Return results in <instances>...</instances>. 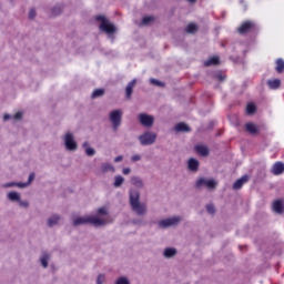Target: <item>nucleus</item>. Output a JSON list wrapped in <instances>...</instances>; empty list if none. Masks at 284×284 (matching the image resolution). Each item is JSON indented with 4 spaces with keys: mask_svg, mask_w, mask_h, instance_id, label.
Masks as SVG:
<instances>
[{
    "mask_svg": "<svg viewBox=\"0 0 284 284\" xmlns=\"http://www.w3.org/2000/svg\"><path fill=\"white\" fill-rule=\"evenodd\" d=\"M255 24L252 21H245L243 22L240 28L237 29V32H240V34H247V32H250L251 30H254Z\"/></svg>",
    "mask_w": 284,
    "mask_h": 284,
    "instance_id": "nucleus-12",
    "label": "nucleus"
},
{
    "mask_svg": "<svg viewBox=\"0 0 284 284\" xmlns=\"http://www.w3.org/2000/svg\"><path fill=\"white\" fill-rule=\"evenodd\" d=\"M221 61L219 60V57H212L207 61L204 62V65L210 67V65H219Z\"/></svg>",
    "mask_w": 284,
    "mask_h": 284,
    "instance_id": "nucleus-28",
    "label": "nucleus"
},
{
    "mask_svg": "<svg viewBox=\"0 0 284 284\" xmlns=\"http://www.w3.org/2000/svg\"><path fill=\"white\" fill-rule=\"evenodd\" d=\"M195 152L200 156H207L210 154V149H207V146H205L203 144H199V145L195 146Z\"/></svg>",
    "mask_w": 284,
    "mask_h": 284,
    "instance_id": "nucleus-20",
    "label": "nucleus"
},
{
    "mask_svg": "<svg viewBox=\"0 0 284 284\" xmlns=\"http://www.w3.org/2000/svg\"><path fill=\"white\" fill-rule=\"evenodd\" d=\"M267 85L271 90H278L281 88V80L278 79L268 80Z\"/></svg>",
    "mask_w": 284,
    "mask_h": 284,
    "instance_id": "nucleus-25",
    "label": "nucleus"
},
{
    "mask_svg": "<svg viewBox=\"0 0 284 284\" xmlns=\"http://www.w3.org/2000/svg\"><path fill=\"white\" fill-rule=\"evenodd\" d=\"M199 160L191 158L187 162V168L190 172H199Z\"/></svg>",
    "mask_w": 284,
    "mask_h": 284,
    "instance_id": "nucleus-21",
    "label": "nucleus"
},
{
    "mask_svg": "<svg viewBox=\"0 0 284 284\" xmlns=\"http://www.w3.org/2000/svg\"><path fill=\"white\" fill-rule=\"evenodd\" d=\"M129 205L135 216L143 217L148 215V203L141 202V192L139 190L131 189L129 191Z\"/></svg>",
    "mask_w": 284,
    "mask_h": 284,
    "instance_id": "nucleus-1",
    "label": "nucleus"
},
{
    "mask_svg": "<svg viewBox=\"0 0 284 284\" xmlns=\"http://www.w3.org/2000/svg\"><path fill=\"white\" fill-rule=\"evenodd\" d=\"M89 219H90V225H93L94 227H103V225H108V223H112V217H110L108 207L105 206L98 209L95 214L89 215Z\"/></svg>",
    "mask_w": 284,
    "mask_h": 284,
    "instance_id": "nucleus-2",
    "label": "nucleus"
},
{
    "mask_svg": "<svg viewBox=\"0 0 284 284\" xmlns=\"http://www.w3.org/2000/svg\"><path fill=\"white\" fill-rule=\"evenodd\" d=\"M14 121H20V119L23 116V113L17 112L16 114L12 115Z\"/></svg>",
    "mask_w": 284,
    "mask_h": 284,
    "instance_id": "nucleus-44",
    "label": "nucleus"
},
{
    "mask_svg": "<svg viewBox=\"0 0 284 284\" xmlns=\"http://www.w3.org/2000/svg\"><path fill=\"white\" fill-rule=\"evenodd\" d=\"M206 211H207L210 214H215V213H216V209L214 207V204H207V205H206Z\"/></svg>",
    "mask_w": 284,
    "mask_h": 284,
    "instance_id": "nucleus-40",
    "label": "nucleus"
},
{
    "mask_svg": "<svg viewBox=\"0 0 284 284\" xmlns=\"http://www.w3.org/2000/svg\"><path fill=\"white\" fill-rule=\"evenodd\" d=\"M61 12H63V9L61 8V6H57L52 9L53 17H59V14H61Z\"/></svg>",
    "mask_w": 284,
    "mask_h": 284,
    "instance_id": "nucleus-37",
    "label": "nucleus"
},
{
    "mask_svg": "<svg viewBox=\"0 0 284 284\" xmlns=\"http://www.w3.org/2000/svg\"><path fill=\"white\" fill-rule=\"evenodd\" d=\"M189 3H196V0H187Z\"/></svg>",
    "mask_w": 284,
    "mask_h": 284,
    "instance_id": "nucleus-50",
    "label": "nucleus"
},
{
    "mask_svg": "<svg viewBox=\"0 0 284 284\" xmlns=\"http://www.w3.org/2000/svg\"><path fill=\"white\" fill-rule=\"evenodd\" d=\"M109 121H111L112 129L114 131L119 130L121 128V123L123 121V110L116 109L109 113Z\"/></svg>",
    "mask_w": 284,
    "mask_h": 284,
    "instance_id": "nucleus-6",
    "label": "nucleus"
},
{
    "mask_svg": "<svg viewBox=\"0 0 284 284\" xmlns=\"http://www.w3.org/2000/svg\"><path fill=\"white\" fill-rule=\"evenodd\" d=\"M138 140L141 145H154L156 143V133L152 131H145L141 135L138 136Z\"/></svg>",
    "mask_w": 284,
    "mask_h": 284,
    "instance_id": "nucleus-7",
    "label": "nucleus"
},
{
    "mask_svg": "<svg viewBox=\"0 0 284 284\" xmlns=\"http://www.w3.org/2000/svg\"><path fill=\"white\" fill-rule=\"evenodd\" d=\"M179 254V251L174 247H166L164 248L162 256L164 258H174Z\"/></svg>",
    "mask_w": 284,
    "mask_h": 284,
    "instance_id": "nucleus-16",
    "label": "nucleus"
},
{
    "mask_svg": "<svg viewBox=\"0 0 284 284\" xmlns=\"http://www.w3.org/2000/svg\"><path fill=\"white\" fill-rule=\"evenodd\" d=\"M2 187H19L20 190H23L26 187H28V184H23V182H9V183H4L2 184Z\"/></svg>",
    "mask_w": 284,
    "mask_h": 284,
    "instance_id": "nucleus-22",
    "label": "nucleus"
},
{
    "mask_svg": "<svg viewBox=\"0 0 284 284\" xmlns=\"http://www.w3.org/2000/svg\"><path fill=\"white\" fill-rule=\"evenodd\" d=\"M131 223H132V225H139V226L145 225V222H143V220H141V219H133L131 221Z\"/></svg>",
    "mask_w": 284,
    "mask_h": 284,
    "instance_id": "nucleus-39",
    "label": "nucleus"
},
{
    "mask_svg": "<svg viewBox=\"0 0 284 284\" xmlns=\"http://www.w3.org/2000/svg\"><path fill=\"white\" fill-rule=\"evenodd\" d=\"M105 283V274H99L97 277V284Z\"/></svg>",
    "mask_w": 284,
    "mask_h": 284,
    "instance_id": "nucleus-41",
    "label": "nucleus"
},
{
    "mask_svg": "<svg viewBox=\"0 0 284 284\" xmlns=\"http://www.w3.org/2000/svg\"><path fill=\"white\" fill-rule=\"evenodd\" d=\"M103 94H105L104 89H95L91 97L92 99H99L100 97H103Z\"/></svg>",
    "mask_w": 284,
    "mask_h": 284,
    "instance_id": "nucleus-33",
    "label": "nucleus"
},
{
    "mask_svg": "<svg viewBox=\"0 0 284 284\" xmlns=\"http://www.w3.org/2000/svg\"><path fill=\"white\" fill-rule=\"evenodd\" d=\"M123 183H125V178L124 176H121V175H116L114 178V187H121L123 185Z\"/></svg>",
    "mask_w": 284,
    "mask_h": 284,
    "instance_id": "nucleus-30",
    "label": "nucleus"
},
{
    "mask_svg": "<svg viewBox=\"0 0 284 284\" xmlns=\"http://www.w3.org/2000/svg\"><path fill=\"white\" fill-rule=\"evenodd\" d=\"M130 172H132V169H130V168H124V169L122 170V173H123L125 176H128V174H130Z\"/></svg>",
    "mask_w": 284,
    "mask_h": 284,
    "instance_id": "nucleus-46",
    "label": "nucleus"
},
{
    "mask_svg": "<svg viewBox=\"0 0 284 284\" xmlns=\"http://www.w3.org/2000/svg\"><path fill=\"white\" fill-rule=\"evenodd\" d=\"M247 114H254L256 112V105L254 103H248L246 106Z\"/></svg>",
    "mask_w": 284,
    "mask_h": 284,
    "instance_id": "nucleus-36",
    "label": "nucleus"
},
{
    "mask_svg": "<svg viewBox=\"0 0 284 284\" xmlns=\"http://www.w3.org/2000/svg\"><path fill=\"white\" fill-rule=\"evenodd\" d=\"M182 221H183V216L173 215V216L158 221V227L160 230H168L170 227H179V225H181Z\"/></svg>",
    "mask_w": 284,
    "mask_h": 284,
    "instance_id": "nucleus-3",
    "label": "nucleus"
},
{
    "mask_svg": "<svg viewBox=\"0 0 284 284\" xmlns=\"http://www.w3.org/2000/svg\"><path fill=\"white\" fill-rule=\"evenodd\" d=\"M34 17H37V11L34 9H31L29 11V19H34Z\"/></svg>",
    "mask_w": 284,
    "mask_h": 284,
    "instance_id": "nucleus-45",
    "label": "nucleus"
},
{
    "mask_svg": "<svg viewBox=\"0 0 284 284\" xmlns=\"http://www.w3.org/2000/svg\"><path fill=\"white\" fill-rule=\"evenodd\" d=\"M114 284H131L130 278L126 276H120L115 280Z\"/></svg>",
    "mask_w": 284,
    "mask_h": 284,
    "instance_id": "nucleus-35",
    "label": "nucleus"
},
{
    "mask_svg": "<svg viewBox=\"0 0 284 284\" xmlns=\"http://www.w3.org/2000/svg\"><path fill=\"white\" fill-rule=\"evenodd\" d=\"M82 148L84 149V152H85L87 156H94V154H97V150L91 148L88 142H84L82 144Z\"/></svg>",
    "mask_w": 284,
    "mask_h": 284,
    "instance_id": "nucleus-23",
    "label": "nucleus"
},
{
    "mask_svg": "<svg viewBox=\"0 0 284 284\" xmlns=\"http://www.w3.org/2000/svg\"><path fill=\"white\" fill-rule=\"evenodd\" d=\"M154 21V17L152 16H146L142 19L141 26H150Z\"/></svg>",
    "mask_w": 284,
    "mask_h": 284,
    "instance_id": "nucleus-34",
    "label": "nucleus"
},
{
    "mask_svg": "<svg viewBox=\"0 0 284 284\" xmlns=\"http://www.w3.org/2000/svg\"><path fill=\"white\" fill-rule=\"evenodd\" d=\"M40 265L44 270H47L48 265H50V261H52V253L48 251H42L39 257Z\"/></svg>",
    "mask_w": 284,
    "mask_h": 284,
    "instance_id": "nucleus-11",
    "label": "nucleus"
},
{
    "mask_svg": "<svg viewBox=\"0 0 284 284\" xmlns=\"http://www.w3.org/2000/svg\"><path fill=\"white\" fill-rule=\"evenodd\" d=\"M121 161H123V155L114 158V163H121Z\"/></svg>",
    "mask_w": 284,
    "mask_h": 284,
    "instance_id": "nucleus-47",
    "label": "nucleus"
},
{
    "mask_svg": "<svg viewBox=\"0 0 284 284\" xmlns=\"http://www.w3.org/2000/svg\"><path fill=\"white\" fill-rule=\"evenodd\" d=\"M150 83H152V85H158V87L163 85V82H161L156 79H150Z\"/></svg>",
    "mask_w": 284,
    "mask_h": 284,
    "instance_id": "nucleus-43",
    "label": "nucleus"
},
{
    "mask_svg": "<svg viewBox=\"0 0 284 284\" xmlns=\"http://www.w3.org/2000/svg\"><path fill=\"white\" fill-rule=\"evenodd\" d=\"M139 123L143 125V128H152L154 125V115H150L148 113H140L138 115Z\"/></svg>",
    "mask_w": 284,
    "mask_h": 284,
    "instance_id": "nucleus-10",
    "label": "nucleus"
},
{
    "mask_svg": "<svg viewBox=\"0 0 284 284\" xmlns=\"http://www.w3.org/2000/svg\"><path fill=\"white\" fill-rule=\"evenodd\" d=\"M32 181H34V173H30L28 182H22V185H27V187H30V185H32Z\"/></svg>",
    "mask_w": 284,
    "mask_h": 284,
    "instance_id": "nucleus-38",
    "label": "nucleus"
},
{
    "mask_svg": "<svg viewBox=\"0 0 284 284\" xmlns=\"http://www.w3.org/2000/svg\"><path fill=\"white\" fill-rule=\"evenodd\" d=\"M97 21H101L100 24V30H102V32H105V34H114V32H116V27L111 23L110 20H108V18H105V16H98L95 17Z\"/></svg>",
    "mask_w": 284,
    "mask_h": 284,
    "instance_id": "nucleus-5",
    "label": "nucleus"
},
{
    "mask_svg": "<svg viewBox=\"0 0 284 284\" xmlns=\"http://www.w3.org/2000/svg\"><path fill=\"white\" fill-rule=\"evenodd\" d=\"M199 30V26H196V23H190L187 27H186V32L189 34H194V32H196Z\"/></svg>",
    "mask_w": 284,
    "mask_h": 284,
    "instance_id": "nucleus-32",
    "label": "nucleus"
},
{
    "mask_svg": "<svg viewBox=\"0 0 284 284\" xmlns=\"http://www.w3.org/2000/svg\"><path fill=\"white\" fill-rule=\"evenodd\" d=\"M7 199L11 202V203H17L20 205V207H24L28 209L30 207V202L22 200L21 199V193L17 192V191H10L7 194Z\"/></svg>",
    "mask_w": 284,
    "mask_h": 284,
    "instance_id": "nucleus-8",
    "label": "nucleus"
},
{
    "mask_svg": "<svg viewBox=\"0 0 284 284\" xmlns=\"http://www.w3.org/2000/svg\"><path fill=\"white\" fill-rule=\"evenodd\" d=\"M134 85H136V79H133L131 82L128 83V85L125 88L126 99H132V92L134 90Z\"/></svg>",
    "mask_w": 284,
    "mask_h": 284,
    "instance_id": "nucleus-19",
    "label": "nucleus"
},
{
    "mask_svg": "<svg viewBox=\"0 0 284 284\" xmlns=\"http://www.w3.org/2000/svg\"><path fill=\"white\" fill-rule=\"evenodd\" d=\"M245 128L246 131L250 132V134H256L258 132V126H256V124L254 123H247Z\"/></svg>",
    "mask_w": 284,
    "mask_h": 284,
    "instance_id": "nucleus-29",
    "label": "nucleus"
},
{
    "mask_svg": "<svg viewBox=\"0 0 284 284\" xmlns=\"http://www.w3.org/2000/svg\"><path fill=\"white\" fill-rule=\"evenodd\" d=\"M175 132H190V126L183 122L178 123L174 126Z\"/></svg>",
    "mask_w": 284,
    "mask_h": 284,
    "instance_id": "nucleus-26",
    "label": "nucleus"
},
{
    "mask_svg": "<svg viewBox=\"0 0 284 284\" xmlns=\"http://www.w3.org/2000/svg\"><path fill=\"white\" fill-rule=\"evenodd\" d=\"M271 172L272 174H274V176H280V174L284 173V163L276 162L275 164H273Z\"/></svg>",
    "mask_w": 284,
    "mask_h": 284,
    "instance_id": "nucleus-15",
    "label": "nucleus"
},
{
    "mask_svg": "<svg viewBox=\"0 0 284 284\" xmlns=\"http://www.w3.org/2000/svg\"><path fill=\"white\" fill-rule=\"evenodd\" d=\"M131 185H134V187H138L139 190H143L145 187V182L140 176H132L131 178Z\"/></svg>",
    "mask_w": 284,
    "mask_h": 284,
    "instance_id": "nucleus-17",
    "label": "nucleus"
},
{
    "mask_svg": "<svg viewBox=\"0 0 284 284\" xmlns=\"http://www.w3.org/2000/svg\"><path fill=\"white\" fill-rule=\"evenodd\" d=\"M62 141L67 152H77V150H79V144L77 143L74 133L67 131L62 135Z\"/></svg>",
    "mask_w": 284,
    "mask_h": 284,
    "instance_id": "nucleus-4",
    "label": "nucleus"
},
{
    "mask_svg": "<svg viewBox=\"0 0 284 284\" xmlns=\"http://www.w3.org/2000/svg\"><path fill=\"white\" fill-rule=\"evenodd\" d=\"M74 227H79V225H88L90 224V215L87 216H75L73 217Z\"/></svg>",
    "mask_w": 284,
    "mask_h": 284,
    "instance_id": "nucleus-13",
    "label": "nucleus"
},
{
    "mask_svg": "<svg viewBox=\"0 0 284 284\" xmlns=\"http://www.w3.org/2000/svg\"><path fill=\"white\" fill-rule=\"evenodd\" d=\"M216 181L212 179L200 178L195 181V189L201 190L207 187V190H216Z\"/></svg>",
    "mask_w": 284,
    "mask_h": 284,
    "instance_id": "nucleus-9",
    "label": "nucleus"
},
{
    "mask_svg": "<svg viewBox=\"0 0 284 284\" xmlns=\"http://www.w3.org/2000/svg\"><path fill=\"white\" fill-rule=\"evenodd\" d=\"M216 78L219 79V81H224L225 80V77H223V74L219 73L216 75Z\"/></svg>",
    "mask_w": 284,
    "mask_h": 284,
    "instance_id": "nucleus-49",
    "label": "nucleus"
},
{
    "mask_svg": "<svg viewBox=\"0 0 284 284\" xmlns=\"http://www.w3.org/2000/svg\"><path fill=\"white\" fill-rule=\"evenodd\" d=\"M273 212L276 214H283V201L277 200L273 203Z\"/></svg>",
    "mask_w": 284,
    "mask_h": 284,
    "instance_id": "nucleus-24",
    "label": "nucleus"
},
{
    "mask_svg": "<svg viewBox=\"0 0 284 284\" xmlns=\"http://www.w3.org/2000/svg\"><path fill=\"white\" fill-rule=\"evenodd\" d=\"M141 159L142 158H141L140 154H134V155L131 156L132 163H136V162L141 161Z\"/></svg>",
    "mask_w": 284,
    "mask_h": 284,
    "instance_id": "nucleus-42",
    "label": "nucleus"
},
{
    "mask_svg": "<svg viewBox=\"0 0 284 284\" xmlns=\"http://www.w3.org/2000/svg\"><path fill=\"white\" fill-rule=\"evenodd\" d=\"M10 119H13L11 114H4L3 121H10Z\"/></svg>",
    "mask_w": 284,
    "mask_h": 284,
    "instance_id": "nucleus-48",
    "label": "nucleus"
},
{
    "mask_svg": "<svg viewBox=\"0 0 284 284\" xmlns=\"http://www.w3.org/2000/svg\"><path fill=\"white\" fill-rule=\"evenodd\" d=\"M101 170L103 174H108V172H115L116 169L110 163H103Z\"/></svg>",
    "mask_w": 284,
    "mask_h": 284,
    "instance_id": "nucleus-27",
    "label": "nucleus"
},
{
    "mask_svg": "<svg viewBox=\"0 0 284 284\" xmlns=\"http://www.w3.org/2000/svg\"><path fill=\"white\" fill-rule=\"evenodd\" d=\"M247 181H250V176L247 175H244L241 179L236 180L233 184V190H241V187H243V185H245Z\"/></svg>",
    "mask_w": 284,
    "mask_h": 284,
    "instance_id": "nucleus-18",
    "label": "nucleus"
},
{
    "mask_svg": "<svg viewBox=\"0 0 284 284\" xmlns=\"http://www.w3.org/2000/svg\"><path fill=\"white\" fill-rule=\"evenodd\" d=\"M61 223V215L53 214L47 219V225L48 227H57Z\"/></svg>",
    "mask_w": 284,
    "mask_h": 284,
    "instance_id": "nucleus-14",
    "label": "nucleus"
},
{
    "mask_svg": "<svg viewBox=\"0 0 284 284\" xmlns=\"http://www.w3.org/2000/svg\"><path fill=\"white\" fill-rule=\"evenodd\" d=\"M275 70H276V72H278V74L283 73V71H284V60L283 59H277L276 60Z\"/></svg>",
    "mask_w": 284,
    "mask_h": 284,
    "instance_id": "nucleus-31",
    "label": "nucleus"
}]
</instances>
